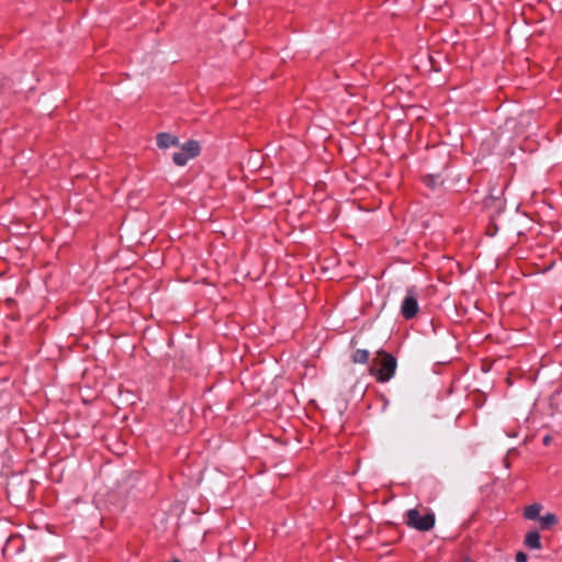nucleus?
Returning a JSON list of instances; mask_svg holds the SVG:
<instances>
[{
	"mask_svg": "<svg viewBox=\"0 0 562 562\" xmlns=\"http://www.w3.org/2000/svg\"><path fill=\"white\" fill-rule=\"evenodd\" d=\"M396 368V358L392 353L380 349L369 368V373L375 378L376 382L385 383L394 376Z\"/></svg>",
	"mask_w": 562,
	"mask_h": 562,
	"instance_id": "nucleus-1",
	"label": "nucleus"
},
{
	"mask_svg": "<svg viewBox=\"0 0 562 562\" xmlns=\"http://www.w3.org/2000/svg\"><path fill=\"white\" fill-rule=\"evenodd\" d=\"M405 524L419 531H429L435 526V514L430 508L417 505L406 512Z\"/></svg>",
	"mask_w": 562,
	"mask_h": 562,
	"instance_id": "nucleus-2",
	"label": "nucleus"
},
{
	"mask_svg": "<svg viewBox=\"0 0 562 562\" xmlns=\"http://www.w3.org/2000/svg\"><path fill=\"white\" fill-rule=\"evenodd\" d=\"M419 312L418 294L414 286L408 288L406 295L401 305V315L404 319L411 321L417 316Z\"/></svg>",
	"mask_w": 562,
	"mask_h": 562,
	"instance_id": "nucleus-3",
	"label": "nucleus"
},
{
	"mask_svg": "<svg viewBox=\"0 0 562 562\" xmlns=\"http://www.w3.org/2000/svg\"><path fill=\"white\" fill-rule=\"evenodd\" d=\"M201 153V146L198 140L190 139L181 146V151L175 153L172 161L177 166H186L190 159L198 157Z\"/></svg>",
	"mask_w": 562,
	"mask_h": 562,
	"instance_id": "nucleus-4",
	"label": "nucleus"
},
{
	"mask_svg": "<svg viewBox=\"0 0 562 562\" xmlns=\"http://www.w3.org/2000/svg\"><path fill=\"white\" fill-rule=\"evenodd\" d=\"M157 146L161 149L169 148L171 146H177L179 144V138L169 133H159L156 136Z\"/></svg>",
	"mask_w": 562,
	"mask_h": 562,
	"instance_id": "nucleus-5",
	"label": "nucleus"
},
{
	"mask_svg": "<svg viewBox=\"0 0 562 562\" xmlns=\"http://www.w3.org/2000/svg\"><path fill=\"white\" fill-rule=\"evenodd\" d=\"M524 543L526 547L535 550H540L542 547L540 535L536 530H530L526 533Z\"/></svg>",
	"mask_w": 562,
	"mask_h": 562,
	"instance_id": "nucleus-6",
	"label": "nucleus"
},
{
	"mask_svg": "<svg viewBox=\"0 0 562 562\" xmlns=\"http://www.w3.org/2000/svg\"><path fill=\"white\" fill-rule=\"evenodd\" d=\"M542 506L540 504H531L525 508L524 516L527 519H539Z\"/></svg>",
	"mask_w": 562,
	"mask_h": 562,
	"instance_id": "nucleus-7",
	"label": "nucleus"
},
{
	"mask_svg": "<svg viewBox=\"0 0 562 562\" xmlns=\"http://www.w3.org/2000/svg\"><path fill=\"white\" fill-rule=\"evenodd\" d=\"M540 526L542 529H550L558 524V518L554 514H546L539 517Z\"/></svg>",
	"mask_w": 562,
	"mask_h": 562,
	"instance_id": "nucleus-8",
	"label": "nucleus"
},
{
	"mask_svg": "<svg viewBox=\"0 0 562 562\" xmlns=\"http://www.w3.org/2000/svg\"><path fill=\"white\" fill-rule=\"evenodd\" d=\"M369 358H370V353L366 349H357L351 356V360L353 363H361V364L367 363L369 361Z\"/></svg>",
	"mask_w": 562,
	"mask_h": 562,
	"instance_id": "nucleus-9",
	"label": "nucleus"
},
{
	"mask_svg": "<svg viewBox=\"0 0 562 562\" xmlns=\"http://www.w3.org/2000/svg\"><path fill=\"white\" fill-rule=\"evenodd\" d=\"M527 554L524 553V552H517L516 553V557H515V560L516 562H527Z\"/></svg>",
	"mask_w": 562,
	"mask_h": 562,
	"instance_id": "nucleus-10",
	"label": "nucleus"
},
{
	"mask_svg": "<svg viewBox=\"0 0 562 562\" xmlns=\"http://www.w3.org/2000/svg\"><path fill=\"white\" fill-rule=\"evenodd\" d=\"M552 441V437L550 435H547L543 437L542 442L544 446H549Z\"/></svg>",
	"mask_w": 562,
	"mask_h": 562,
	"instance_id": "nucleus-11",
	"label": "nucleus"
},
{
	"mask_svg": "<svg viewBox=\"0 0 562 562\" xmlns=\"http://www.w3.org/2000/svg\"><path fill=\"white\" fill-rule=\"evenodd\" d=\"M171 562H180V561H179V560H173V561H171Z\"/></svg>",
	"mask_w": 562,
	"mask_h": 562,
	"instance_id": "nucleus-12",
	"label": "nucleus"
}]
</instances>
